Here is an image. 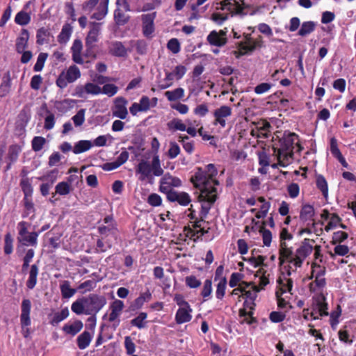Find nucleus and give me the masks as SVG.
<instances>
[{"mask_svg": "<svg viewBox=\"0 0 356 356\" xmlns=\"http://www.w3.org/2000/svg\"><path fill=\"white\" fill-rule=\"evenodd\" d=\"M281 243L279 250V261L281 265L288 263L286 273L279 277L277 283L279 290L276 292V296L279 298L284 293H289L292 294L291 290L293 281L289 277L292 273L296 272L298 268H300L306 257L311 254L312 246L308 243H303L294 252L287 243L284 241L290 240L292 236L286 229H283L280 233Z\"/></svg>", "mask_w": 356, "mask_h": 356, "instance_id": "obj_1", "label": "nucleus"}, {"mask_svg": "<svg viewBox=\"0 0 356 356\" xmlns=\"http://www.w3.org/2000/svg\"><path fill=\"white\" fill-rule=\"evenodd\" d=\"M217 174V170L213 164H209L205 170L198 168L194 176L191 177V181L195 187L200 189L198 196L199 202L201 203V218H205L211 205L217 198V189L215 187L218 182L214 177Z\"/></svg>", "mask_w": 356, "mask_h": 356, "instance_id": "obj_2", "label": "nucleus"}, {"mask_svg": "<svg viewBox=\"0 0 356 356\" xmlns=\"http://www.w3.org/2000/svg\"><path fill=\"white\" fill-rule=\"evenodd\" d=\"M280 142V147L277 149V157L279 165L285 167L292 161L294 149L300 152L302 148L295 133L285 131Z\"/></svg>", "mask_w": 356, "mask_h": 356, "instance_id": "obj_3", "label": "nucleus"}, {"mask_svg": "<svg viewBox=\"0 0 356 356\" xmlns=\"http://www.w3.org/2000/svg\"><path fill=\"white\" fill-rule=\"evenodd\" d=\"M106 305V299L103 296L90 294L74 301L71 306L72 311L77 315L96 314Z\"/></svg>", "mask_w": 356, "mask_h": 356, "instance_id": "obj_4", "label": "nucleus"}, {"mask_svg": "<svg viewBox=\"0 0 356 356\" xmlns=\"http://www.w3.org/2000/svg\"><path fill=\"white\" fill-rule=\"evenodd\" d=\"M136 174L138 176V180L147 181L152 184L154 177H159L163 174L159 155H154L151 161L141 159L136 167Z\"/></svg>", "mask_w": 356, "mask_h": 356, "instance_id": "obj_5", "label": "nucleus"}, {"mask_svg": "<svg viewBox=\"0 0 356 356\" xmlns=\"http://www.w3.org/2000/svg\"><path fill=\"white\" fill-rule=\"evenodd\" d=\"M88 0L82 5V9L84 12L90 13L95 6L96 11L92 15L91 18L96 20H102L108 13L109 0Z\"/></svg>", "mask_w": 356, "mask_h": 356, "instance_id": "obj_6", "label": "nucleus"}, {"mask_svg": "<svg viewBox=\"0 0 356 356\" xmlns=\"http://www.w3.org/2000/svg\"><path fill=\"white\" fill-rule=\"evenodd\" d=\"M29 223L25 221H21L17 225L18 237L17 241L23 245L36 246L39 233L29 232Z\"/></svg>", "mask_w": 356, "mask_h": 356, "instance_id": "obj_7", "label": "nucleus"}, {"mask_svg": "<svg viewBox=\"0 0 356 356\" xmlns=\"http://www.w3.org/2000/svg\"><path fill=\"white\" fill-rule=\"evenodd\" d=\"M116 8L114 10L113 19L118 26H124L129 21L130 17L126 14L131 11V7L127 0H116Z\"/></svg>", "mask_w": 356, "mask_h": 356, "instance_id": "obj_8", "label": "nucleus"}, {"mask_svg": "<svg viewBox=\"0 0 356 356\" xmlns=\"http://www.w3.org/2000/svg\"><path fill=\"white\" fill-rule=\"evenodd\" d=\"M157 104V99L153 97L152 99L147 97H143L138 103H134L129 108L130 113L133 115H137L139 112H146L151 108L154 107Z\"/></svg>", "mask_w": 356, "mask_h": 356, "instance_id": "obj_9", "label": "nucleus"}, {"mask_svg": "<svg viewBox=\"0 0 356 356\" xmlns=\"http://www.w3.org/2000/svg\"><path fill=\"white\" fill-rule=\"evenodd\" d=\"M181 185V181L180 179L176 177H173L169 173H166L160 179L159 181V191L161 193L168 194L169 192H172L174 190L172 187H179Z\"/></svg>", "mask_w": 356, "mask_h": 356, "instance_id": "obj_10", "label": "nucleus"}, {"mask_svg": "<svg viewBox=\"0 0 356 356\" xmlns=\"http://www.w3.org/2000/svg\"><path fill=\"white\" fill-rule=\"evenodd\" d=\"M327 315V304L325 302V298L324 296H318L310 312V317L315 320Z\"/></svg>", "mask_w": 356, "mask_h": 356, "instance_id": "obj_11", "label": "nucleus"}, {"mask_svg": "<svg viewBox=\"0 0 356 356\" xmlns=\"http://www.w3.org/2000/svg\"><path fill=\"white\" fill-rule=\"evenodd\" d=\"M156 17V13L154 12L141 15L143 34L146 37H151L154 32V19Z\"/></svg>", "mask_w": 356, "mask_h": 356, "instance_id": "obj_12", "label": "nucleus"}, {"mask_svg": "<svg viewBox=\"0 0 356 356\" xmlns=\"http://www.w3.org/2000/svg\"><path fill=\"white\" fill-rule=\"evenodd\" d=\"M232 115V108L228 106H221L216 108L213 112L215 125L220 124L221 127L226 126V121L227 118Z\"/></svg>", "mask_w": 356, "mask_h": 356, "instance_id": "obj_13", "label": "nucleus"}, {"mask_svg": "<svg viewBox=\"0 0 356 356\" xmlns=\"http://www.w3.org/2000/svg\"><path fill=\"white\" fill-rule=\"evenodd\" d=\"M101 23L90 22V31L86 38V46L88 49H92L98 40V36L100 33Z\"/></svg>", "mask_w": 356, "mask_h": 356, "instance_id": "obj_14", "label": "nucleus"}, {"mask_svg": "<svg viewBox=\"0 0 356 356\" xmlns=\"http://www.w3.org/2000/svg\"><path fill=\"white\" fill-rule=\"evenodd\" d=\"M124 307V305L122 300H115L110 305L111 312L108 315V321L118 325L120 323V316Z\"/></svg>", "mask_w": 356, "mask_h": 356, "instance_id": "obj_15", "label": "nucleus"}, {"mask_svg": "<svg viewBox=\"0 0 356 356\" xmlns=\"http://www.w3.org/2000/svg\"><path fill=\"white\" fill-rule=\"evenodd\" d=\"M166 195L168 201L172 202H176L181 206H187L191 202L190 195L186 192L173 191L169 192Z\"/></svg>", "mask_w": 356, "mask_h": 356, "instance_id": "obj_16", "label": "nucleus"}, {"mask_svg": "<svg viewBox=\"0 0 356 356\" xmlns=\"http://www.w3.org/2000/svg\"><path fill=\"white\" fill-rule=\"evenodd\" d=\"M220 7H217L216 10H227L231 13L236 14H242L245 8L244 6L238 4L234 0H223L220 2Z\"/></svg>", "mask_w": 356, "mask_h": 356, "instance_id": "obj_17", "label": "nucleus"}, {"mask_svg": "<svg viewBox=\"0 0 356 356\" xmlns=\"http://www.w3.org/2000/svg\"><path fill=\"white\" fill-rule=\"evenodd\" d=\"M29 39V31L26 29H22L15 42V50L18 54L22 53L24 50L28 48Z\"/></svg>", "mask_w": 356, "mask_h": 356, "instance_id": "obj_18", "label": "nucleus"}, {"mask_svg": "<svg viewBox=\"0 0 356 356\" xmlns=\"http://www.w3.org/2000/svg\"><path fill=\"white\" fill-rule=\"evenodd\" d=\"M31 308V302L29 299H24L22 302L21 305V315H20V322L21 325H31V318H30V312Z\"/></svg>", "mask_w": 356, "mask_h": 356, "instance_id": "obj_19", "label": "nucleus"}, {"mask_svg": "<svg viewBox=\"0 0 356 356\" xmlns=\"http://www.w3.org/2000/svg\"><path fill=\"white\" fill-rule=\"evenodd\" d=\"M192 309L190 305L179 307L175 315V321L178 324L189 322L192 318Z\"/></svg>", "mask_w": 356, "mask_h": 356, "instance_id": "obj_20", "label": "nucleus"}, {"mask_svg": "<svg viewBox=\"0 0 356 356\" xmlns=\"http://www.w3.org/2000/svg\"><path fill=\"white\" fill-rule=\"evenodd\" d=\"M127 101L122 98L116 99L115 106L113 110V114L115 117L120 119H125L128 111L126 107Z\"/></svg>", "mask_w": 356, "mask_h": 356, "instance_id": "obj_21", "label": "nucleus"}, {"mask_svg": "<svg viewBox=\"0 0 356 356\" xmlns=\"http://www.w3.org/2000/svg\"><path fill=\"white\" fill-rule=\"evenodd\" d=\"M109 53L117 57H126L127 56V49L120 41L112 42L109 46Z\"/></svg>", "mask_w": 356, "mask_h": 356, "instance_id": "obj_22", "label": "nucleus"}, {"mask_svg": "<svg viewBox=\"0 0 356 356\" xmlns=\"http://www.w3.org/2000/svg\"><path fill=\"white\" fill-rule=\"evenodd\" d=\"M83 49L82 42L79 39L74 40L72 46L71 47V51L72 54V60L74 62L78 64L83 63V59L81 57V51Z\"/></svg>", "mask_w": 356, "mask_h": 356, "instance_id": "obj_23", "label": "nucleus"}, {"mask_svg": "<svg viewBox=\"0 0 356 356\" xmlns=\"http://www.w3.org/2000/svg\"><path fill=\"white\" fill-rule=\"evenodd\" d=\"M207 40L208 42L213 46L222 47L227 43L226 37H221V35L216 31H212L208 35Z\"/></svg>", "mask_w": 356, "mask_h": 356, "instance_id": "obj_24", "label": "nucleus"}, {"mask_svg": "<svg viewBox=\"0 0 356 356\" xmlns=\"http://www.w3.org/2000/svg\"><path fill=\"white\" fill-rule=\"evenodd\" d=\"M184 232L185 235L188 238H189L190 239H193V241H196L197 238H199L204 234L203 229L200 227L199 222H196L193 225V228H185Z\"/></svg>", "mask_w": 356, "mask_h": 356, "instance_id": "obj_25", "label": "nucleus"}, {"mask_svg": "<svg viewBox=\"0 0 356 356\" xmlns=\"http://www.w3.org/2000/svg\"><path fill=\"white\" fill-rule=\"evenodd\" d=\"M326 285V281L325 278L316 277L314 278V281L312 282L309 288L311 292L319 294L318 296H323L322 291Z\"/></svg>", "mask_w": 356, "mask_h": 356, "instance_id": "obj_26", "label": "nucleus"}, {"mask_svg": "<svg viewBox=\"0 0 356 356\" xmlns=\"http://www.w3.org/2000/svg\"><path fill=\"white\" fill-rule=\"evenodd\" d=\"M83 323L81 321H75L72 323H67L63 327V330L67 334L76 335L83 328Z\"/></svg>", "mask_w": 356, "mask_h": 356, "instance_id": "obj_27", "label": "nucleus"}, {"mask_svg": "<svg viewBox=\"0 0 356 356\" xmlns=\"http://www.w3.org/2000/svg\"><path fill=\"white\" fill-rule=\"evenodd\" d=\"M51 33L49 29L41 27L38 29L36 33V43L39 45L47 44L49 42Z\"/></svg>", "mask_w": 356, "mask_h": 356, "instance_id": "obj_28", "label": "nucleus"}, {"mask_svg": "<svg viewBox=\"0 0 356 356\" xmlns=\"http://www.w3.org/2000/svg\"><path fill=\"white\" fill-rule=\"evenodd\" d=\"M92 339V335L88 331L82 332L76 339L77 346L79 349H86L90 343Z\"/></svg>", "mask_w": 356, "mask_h": 356, "instance_id": "obj_29", "label": "nucleus"}, {"mask_svg": "<svg viewBox=\"0 0 356 356\" xmlns=\"http://www.w3.org/2000/svg\"><path fill=\"white\" fill-rule=\"evenodd\" d=\"M92 147V142L87 140H79L73 147L72 152L79 154L89 150Z\"/></svg>", "mask_w": 356, "mask_h": 356, "instance_id": "obj_30", "label": "nucleus"}, {"mask_svg": "<svg viewBox=\"0 0 356 356\" xmlns=\"http://www.w3.org/2000/svg\"><path fill=\"white\" fill-rule=\"evenodd\" d=\"M72 33V28L70 24L63 25L60 33L58 35V42L60 44H65L69 40Z\"/></svg>", "mask_w": 356, "mask_h": 356, "instance_id": "obj_31", "label": "nucleus"}, {"mask_svg": "<svg viewBox=\"0 0 356 356\" xmlns=\"http://www.w3.org/2000/svg\"><path fill=\"white\" fill-rule=\"evenodd\" d=\"M38 272V266L36 264H33L31 266L29 279L26 282V286L29 289H33L36 285Z\"/></svg>", "mask_w": 356, "mask_h": 356, "instance_id": "obj_32", "label": "nucleus"}, {"mask_svg": "<svg viewBox=\"0 0 356 356\" xmlns=\"http://www.w3.org/2000/svg\"><path fill=\"white\" fill-rule=\"evenodd\" d=\"M152 298V294L149 291L140 294V296L134 301L132 307L136 309H138L143 307V305L149 302Z\"/></svg>", "mask_w": 356, "mask_h": 356, "instance_id": "obj_33", "label": "nucleus"}, {"mask_svg": "<svg viewBox=\"0 0 356 356\" xmlns=\"http://www.w3.org/2000/svg\"><path fill=\"white\" fill-rule=\"evenodd\" d=\"M168 129L172 131H185L186 129V124H185L179 118H173L167 124Z\"/></svg>", "mask_w": 356, "mask_h": 356, "instance_id": "obj_34", "label": "nucleus"}, {"mask_svg": "<svg viewBox=\"0 0 356 356\" xmlns=\"http://www.w3.org/2000/svg\"><path fill=\"white\" fill-rule=\"evenodd\" d=\"M69 314L68 308H63L60 312H56L53 315L50 323L54 326L57 325L60 322L66 319L69 316Z\"/></svg>", "mask_w": 356, "mask_h": 356, "instance_id": "obj_35", "label": "nucleus"}, {"mask_svg": "<svg viewBox=\"0 0 356 356\" xmlns=\"http://www.w3.org/2000/svg\"><path fill=\"white\" fill-rule=\"evenodd\" d=\"M31 19L30 13H28L24 10H21L15 15V22L17 24L25 26L31 22Z\"/></svg>", "mask_w": 356, "mask_h": 356, "instance_id": "obj_36", "label": "nucleus"}, {"mask_svg": "<svg viewBox=\"0 0 356 356\" xmlns=\"http://www.w3.org/2000/svg\"><path fill=\"white\" fill-rule=\"evenodd\" d=\"M80 75L81 73L79 69L76 65H73L70 67L67 70L65 79L68 83H72L76 80Z\"/></svg>", "mask_w": 356, "mask_h": 356, "instance_id": "obj_37", "label": "nucleus"}, {"mask_svg": "<svg viewBox=\"0 0 356 356\" xmlns=\"http://www.w3.org/2000/svg\"><path fill=\"white\" fill-rule=\"evenodd\" d=\"M227 287V279L223 277H221L217 284L216 286V297L219 299L222 300L225 294V290Z\"/></svg>", "mask_w": 356, "mask_h": 356, "instance_id": "obj_38", "label": "nucleus"}, {"mask_svg": "<svg viewBox=\"0 0 356 356\" xmlns=\"http://www.w3.org/2000/svg\"><path fill=\"white\" fill-rule=\"evenodd\" d=\"M315 26V23L312 21L304 22L298 31V35L300 36H305L310 34L314 31Z\"/></svg>", "mask_w": 356, "mask_h": 356, "instance_id": "obj_39", "label": "nucleus"}, {"mask_svg": "<svg viewBox=\"0 0 356 356\" xmlns=\"http://www.w3.org/2000/svg\"><path fill=\"white\" fill-rule=\"evenodd\" d=\"M99 232L101 235L105 236H112L115 237L116 227L115 224H108L106 225H101L98 228Z\"/></svg>", "mask_w": 356, "mask_h": 356, "instance_id": "obj_40", "label": "nucleus"}, {"mask_svg": "<svg viewBox=\"0 0 356 356\" xmlns=\"http://www.w3.org/2000/svg\"><path fill=\"white\" fill-rule=\"evenodd\" d=\"M60 288L62 296L64 298H70L76 293V290L70 287V284L68 281H64L60 284Z\"/></svg>", "mask_w": 356, "mask_h": 356, "instance_id": "obj_41", "label": "nucleus"}, {"mask_svg": "<svg viewBox=\"0 0 356 356\" xmlns=\"http://www.w3.org/2000/svg\"><path fill=\"white\" fill-rule=\"evenodd\" d=\"M212 291V282L211 280L207 279L204 282L201 291V296L203 297L204 301H207L211 298Z\"/></svg>", "mask_w": 356, "mask_h": 356, "instance_id": "obj_42", "label": "nucleus"}, {"mask_svg": "<svg viewBox=\"0 0 356 356\" xmlns=\"http://www.w3.org/2000/svg\"><path fill=\"white\" fill-rule=\"evenodd\" d=\"M314 215V209L312 206L304 205L301 209L300 217L302 220H312Z\"/></svg>", "mask_w": 356, "mask_h": 356, "instance_id": "obj_43", "label": "nucleus"}, {"mask_svg": "<svg viewBox=\"0 0 356 356\" xmlns=\"http://www.w3.org/2000/svg\"><path fill=\"white\" fill-rule=\"evenodd\" d=\"M188 139L187 136L179 135L178 137V140L182 144L184 150L187 153L191 154L194 150V143L193 141H188Z\"/></svg>", "mask_w": 356, "mask_h": 356, "instance_id": "obj_44", "label": "nucleus"}, {"mask_svg": "<svg viewBox=\"0 0 356 356\" xmlns=\"http://www.w3.org/2000/svg\"><path fill=\"white\" fill-rule=\"evenodd\" d=\"M58 170L56 169H54L42 177H38V179L40 181H47L49 184L52 186V184L56 181L58 179Z\"/></svg>", "mask_w": 356, "mask_h": 356, "instance_id": "obj_45", "label": "nucleus"}, {"mask_svg": "<svg viewBox=\"0 0 356 356\" xmlns=\"http://www.w3.org/2000/svg\"><path fill=\"white\" fill-rule=\"evenodd\" d=\"M56 193L60 195H68L71 191L72 187L70 184L65 181L59 182L55 187Z\"/></svg>", "mask_w": 356, "mask_h": 356, "instance_id": "obj_46", "label": "nucleus"}, {"mask_svg": "<svg viewBox=\"0 0 356 356\" xmlns=\"http://www.w3.org/2000/svg\"><path fill=\"white\" fill-rule=\"evenodd\" d=\"M247 40L248 44H244L242 42L239 43V46L243 51H245V54L254 51L258 46V42L257 41L252 40L250 37L247 38Z\"/></svg>", "mask_w": 356, "mask_h": 356, "instance_id": "obj_47", "label": "nucleus"}, {"mask_svg": "<svg viewBox=\"0 0 356 356\" xmlns=\"http://www.w3.org/2000/svg\"><path fill=\"white\" fill-rule=\"evenodd\" d=\"M147 314L141 312L138 316L131 320V324L139 329H142L145 326V319L147 318Z\"/></svg>", "mask_w": 356, "mask_h": 356, "instance_id": "obj_48", "label": "nucleus"}, {"mask_svg": "<svg viewBox=\"0 0 356 356\" xmlns=\"http://www.w3.org/2000/svg\"><path fill=\"white\" fill-rule=\"evenodd\" d=\"M316 186L322 192L323 196L327 197L328 195L327 183L323 176L318 175L316 177Z\"/></svg>", "mask_w": 356, "mask_h": 356, "instance_id": "obj_49", "label": "nucleus"}, {"mask_svg": "<svg viewBox=\"0 0 356 356\" xmlns=\"http://www.w3.org/2000/svg\"><path fill=\"white\" fill-rule=\"evenodd\" d=\"M45 143L46 139L44 137L35 136L31 141L32 149L35 152H39L43 148Z\"/></svg>", "mask_w": 356, "mask_h": 356, "instance_id": "obj_50", "label": "nucleus"}, {"mask_svg": "<svg viewBox=\"0 0 356 356\" xmlns=\"http://www.w3.org/2000/svg\"><path fill=\"white\" fill-rule=\"evenodd\" d=\"M47 57L48 54L47 53L42 52L38 55L36 63L33 67V70L35 72H40L42 70Z\"/></svg>", "mask_w": 356, "mask_h": 356, "instance_id": "obj_51", "label": "nucleus"}, {"mask_svg": "<svg viewBox=\"0 0 356 356\" xmlns=\"http://www.w3.org/2000/svg\"><path fill=\"white\" fill-rule=\"evenodd\" d=\"M167 48L173 54H178L181 50L180 43L177 38L170 39L167 44Z\"/></svg>", "mask_w": 356, "mask_h": 356, "instance_id": "obj_52", "label": "nucleus"}, {"mask_svg": "<svg viewBox=\"0 0 356 356\" xmlns=\"http://www.w3.org/2000/svg\"><path fill=\"white\" fill-rule=\"evenodd\" d=\"M185 283L191 289H197L201 285V281L194 275L186 277Z\"/></svg>", "mask_w": 356, "mask_h": 356, "instance_id": "obj_53", "label": "nucleus"}, {"mask_svg": "<svg viewBox=\"0 0 356 356\" xmlns=\"http://www.w3.org/2000/svg\"><path fill=\"white\" fill-rule=\"evenodd\" d=\"M108 140H113V137L110 134L99 136L94 140L92 146L104 147L106 145Z\"/></svg>", "mask_w": 356, "mask_h": 356, "instance_id": "obj_54", "label": "nucleus"}, {"mask_svg": "<svg viewBox=\"0 0 356 356\" xmlns=\"http://www.w3.org/2000/svg\"><path fill=\"white\" fill-rule=\"evenodd\" d=\"M248 286H249V284H245L243 297H245L246 298L253 301L257 297V293L260 291V289H259V286L254 285L252 286L253 290L250 291V290H246V288Z\"/></svg>", "mask_w": 356, "mask_h": 356, "instance_id": "obj_55", "label": "nucleus"}, {"mask_svg": "<svg viewBox=\"0 0 356 356\" xmlns=\"http://www.w3.org/2000/svg\"><path fill=\"white\" fill-rule=\"evenodd\" d=\"M147 202L152 207H159L162 204V198L157 193H151L148 196Z\"/></svg>", "mask_w": 356, "mask_h": 356, "instance_id": "obj_56", "label": "nucleus"}, {"mask_svg": "<svg viewBox=\"0 0 356 356\" xmlns=\"http://www.w3.org/2000/svg\"><path fill=\"white\" fill-rule=\"evenodd\" d=\"M228 19V15L215 12L212 13L211 19L218 25L222 24Z\"/></svg>", "mask_w": 356, "mask_h": 356, "instance_id": "obj_57", "label": "nucleus"}, {"mask_svg": "<svg viewBox=\"0 0 356 356\" xmlns=\"http://www.w3.org/2000/svg\"><path fill=\"white\" fill-rule=\"evenodd\" d=\"M340 218L336 214H332L327 225L325 227L326 232L335 229L339 225Z\"/></svg>", "mask_w": 356, "mask_h": 356, "instance_id": "obj_58", "label": "nucleus"}, {"mask_svg": "<svg viewBox=\"0 0 356 356\" xmlns=\"http://www.w3.org/2000/svg\"><path fill=\"white\" fill-rule=\"evenodd\" d=\"M73 122L76 127H80L85 121V110H79L75 115L72 118Z\"/></svg>", "mask_w": 356, "mask_h": 356, "instance_id": "obj_59", "label": "nucleus"}, {"mask_svg": "<svg viewBox=\"0 0 356 356\" xmlns=\"http://www.w3.org/2000/svg\"><path fill=\"white\" fill-rule=\"evenodd\" d=\"M341 310L340 306H337L335 311L332 312L330 314V325L332 328H335L339 323V318L341 316Z\"/></svg>", "mask_w": 356, "mask_h": 356, "instance_id": "obj_60", "label": "nucleus"}, {"mask_svg": "<svg viewBox=\"0 0 356 356\" xmlns=\"http://www.w3.org/2000/svg\"><path fill=\"white\" fill-rule=\"evenodd\" d=\"M180 151V147L176 143H170V148L168 152V155L170 159L176 158L179 154Z\"/></svg>", "mask_w": 356, "mask_h": 356, "instance_id": "obj_61", "label": "nucleus"}, {"mask_svg": "<svg viewBox=\"0 0 356 356\" xmlns=\"http://www.w3.org/2000/svg\"><path fill=\"white\" fill-rule=\"evenodd\" d=\"M165 96L170 101H175L184 97V90H168Z\"/></svg>", "mask_w": 356, "mask_h": 356, "instance_id": "obj_62", "label": "nucleus"}, {"mask_svg": "<svg viewBox=\"0 0 356 356\" xmlns=\"http://www.w3.org/2000/svg\"><path fill=\"white\" fill-rule=\"evenodd\" d=\"M312 277L316 278V277H320L321 278H325L324 275L325 273V270L324 268L321 267L320 265L312 264Z\"/></svg>", "mask_w": 356, "mask_h": 356, "instance_id": "obj_63", "label": "nucleus"}, {"mask_svg": "<svg viewBox=\"0 0 356 356\" xmlns=\"http://www.w3.org/2000/svg\"><path fill=\"white\" fill-rule=\"evenodd\" d=\"M243 259L249 263L253 268L259 267L264 261V258L262 256H258L257 257H252L248 259L243 257Z\"/></svg>", "mask_w": 356, "mask_h": 356, "instance_id": "obj_64", "label": "nucleus"}]
</instances>
